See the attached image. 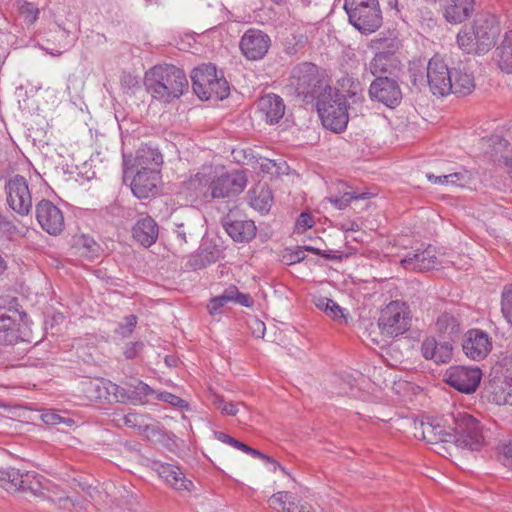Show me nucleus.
<instances>
[{
  "label": "nucleus",
  "mask_w": 512,
  "mask_h": 512,
  "mask_svg": "<svg viewBox=\"0 0 512 512\" xmlns=\"http://www.w3.org/2000/svg\"><path fill=\"white\" fill-rule=\"evenodd\" d=\"M348 20L359 32H376L383 18L378 0H345Z\"/></svg>",
  "instance_id": "obj_5"
},
{
  "label": "nucleus",
  "mask_w": 512,
  "mask_h": 512,
  "mask_svg": "<svg viewBox=\"0 0 512 512\" xmlns=\"http://www.w3.org/2000/svg\"><path fill=\"white\" fill-rule=\"evenodd\" d=\"M481 370L478 367L453 366L444 377L446 383L459 392L470 394L476 391L481 380Z\"/></svg>",
  "instance_id": "obj_11"
},
{
  "label": "nucleus",
  "mask_w": 512,
  "mask_h": 512,
  "mask_svg": "<svg viewBox=\"0 0 512 512\" xmlns=\"http://www.w3.org/2000/svg\"><path fill=\"white\" fill-rule=\"evenodd\" d=\"M214 436L217 440H219L223 443L229 444L236 449H239L247 454H250L253 457H257V458H260L265 461H273L272 457L262 453L261 451L255 449L253 447H250L249 445L231 437L230 435H228L224 432L215 431Z\"/></svg>",
  "instance_id": "obj_35"
},
{
  "label": "nucleus",
  "mask_w": 512,
  "mask_h": 512,
  "mask_svg": "<svg viewBox=\"0 0 512 512\" xmlns=\"http://www.w3.org/2000/svg\"><path fill=\"white\" fill-rule=\"evenodd\" d=\"M369 96L388 108H395L402 101V91L398 81L389 76H377L370 84Z\"/></svg>",
  "instance_id": "obj_9"
},
{
  "label": "nucleus",
  "mask_w": 512,
  "mask_h": 512,
  "mask_svg": "<svg viewBox=\"0 0 512 512\" xmlns=\"http://www.w3.org/2000/svg\"><path fill=\"white\" fill-rule=\"evenodd\" d=\"M459 47L468 54L482 55L495 46L494 34H457Z\"/></svg>",
  "instance_id": "obj_21"
},
{
  "label": "nucleus",
  "mask_w": 512,
  "mask_h": 512,
  "mask_svg": "<svg viewBox=\"0 0 512 512\" xmlns=\"http://www.w3.org/2000/svg\"><path fill=\"white\" fill-rule=\"evenodd\" d=\"M451 69L444 61L434 56L426 67V82L434 95L445 96L451 93L452 76Z\"/></svg>",
  "instance_id": "obj_10"
},
{
  "label": "nucleus",
  "mask_w": 512,
  "mask_h": 512,
  "mask_svg": "<svg viewBox=\"0 0 512 512\" xmlns=\"http://www.w3.org/2000/svg\"><path fill=\"white\" fill-rule=\"evenodd\" d=\"M305 249L298 247L295 251L290 253L287 256H284L285 259H287V264L291 265L294 263H299L305 259Z\"/></svg>",
  "instance_id": "obj_58"
},
{
  "label": "nucleus",
  "mask_w": 512,
  "mask_h": 512,
  "mask_svg": "<svg viewBox=\"0 0 512 512\" xmlns=\"http://www.w3.org/2000/svg\"><path fill=\"white\" fill-rule=\"evenodd\" d=\"M463 352L472 360L484 359L492 348L488 334L479 329H471L465 334Z\"/></svg>",
  "instance_id": "obj_18"
},
{
  "label": "nucleus",
  "mask_w": 512,
  "mask_h": 512,
  "mask_svg": "<svg viewBox=\"0 0 512 512\" xmlns=\"http://www.w3.org/2000/svg\"><path fill=\"white\" fill-rule=\"evenodd\" d=\"M401 264L407 270L423 272L436 268L439 262L435 248L429 245L424 250H416L412 253H408L401 260Z\"/></svg>",
  "instance_id": "obj_19"
},
{
  "label": "nucleus",
  "mask_w": 512,
  "mask_h": 512,
  "mask_svg": "<svg viewBox=\"0 0 512 512\" xmlns=\"http://www.w3.org/2000/svg\"><path fill=\"white\" fill-rule=\"evenodd\" d=\"M230 94V86L226 78L224 77L223 71H220V74L216 78L209 90L206 93L207 98H203V100H223L227 98Z\"/></svg>",
  "instance_id": "obj_37"
},
{
  "label": "nucleus",
  "mask_w": 512,
  "mask_h": 512,
  "mask_svg": "<svg viewBox=\"0 0 512 512\" xmlns=\"http://www.w3.org/2000/svg\"><path fill=\"white\" fill-rule=\"evenodd\" d=\"M474 25L475 32H487L498 27V19L496 15L490 12H483L477 15Z\"/></svg>",
  "instance_id": "obj_42"
},
{
  "label": "nucleus",
  "mask_w": 512,
  "mask_h": 512,
  "mask_svg": "<svg viewBox=\"0 0 512 512\" xmlns=\"http://www.w3.org/2000/svg\"><path fill=\"white\" fill-rule=\"evenodd\" d=\"M137 324V317L135 315H129L125 317L124 323H121L119 326L120 333L122 336L127 337L129 336Z\"/></svg>",
  "instance_id": "obj_56"
},
{
  "label": "nucleus",
  "mask_w": 512,
  "mask_h": 512,
  "mask_svg": "<svg viewBox=\"0 0 512 512\" xmlns=\"http://www.w3.org/2000/svg\"><path fill=\"white\" fill-rule=\"evenodd\" d=\"M316 307L335 321L345 320L343 309L332 299L319 297L314 301Z\"/></svg>",
  "instance_id": "obj_38"
},
{
  "label": "nucleus",
  "mask_w": 512,
  "mask_h": 512,
  "mask_svg": "<svg viewBox=\"0 0 512 512\" xmlns=\"http://www.w3.org/2000/svg\"><path fill=\"white\" fill-rule=\"evenodd\" d=\"M421 429V437L428 444L438 445L440 443H449L448 439L450 431L440 424H433L431 422H421L419 425Z\"/></svg>",
  "instance_id": "obj_32"
},
{
  "label": "nucleus",
  "mask_w": 512,
  "mask_h": 512,
  "mask_svg": "<svg viewBox=\"0 0 512 512\" xmlns=\"http://www.w3.org/2000/svg\"><path fill=\"white\" fill-rule=\"evenodd\" d=\"M5 189L10 208L21 216L28 215L32 209V197L27 179L17 174L9 179Z\"/></svg>",
  "instance_id": "obj_7"
},
{
  "label": "nucleus",
  "mask_w": 512,
  "mask_h": 512,
  "mask_svg": "<svg viewBox=\"0 0 512 512\" xmlns=\"http://www.w3.org/2000/svg\"><path fill=\"white\" fill-rule=\"evenodd\" d=\"M292 495L289 492L281 491L277 492L271 496L269 499L270 506L274 509L285 511V508L289 505V502L292 501Z\"/></svg>",
  "instance_id": "obj_51"
},
{
  "label": "nucleus",
  "mask_w": 512,
  "mask_h": 512,
  "mask_svg": "<svg viewBox=\"0 0 512 512\" xmlns=\"http://www.w3.org/2000/svg\"><path fill=\"white\" fill-rule=\"evenodd\" d=\"M19 17L27 25V28L32 25L39 14V9L31 2H23L18 6Z\"/></svg>",
  "instance_id": "obj_45"
},
{
  "label": "nucleus",
  "mask_w": 512,
  "mask_h": 512,
  "mask_svg": "<svg viewBox=\"0 0 512 512\" xmlns=\"http://www.w3.org/2000/svg\"><path fill=\"white\" fill-rule=\"evenodd\" d=\"M495 54L499 68L505 73H512V34L503 35Z\"/></svg>",
  "instance_id": "obj_33"
},
{
  "label": "nucleus",
  "mask_w": 512,
  "mask_h": 512,
  "mask_svg": "<svg viewBox=\"0 0 512 512\" xmlns=\"http://www.w3.org/2000/svg\"><path fill=\"white\" fill-rule=\"evenodd\" d=\"M314 225V220L309 213L302 212L296 221V230L303 233Z\"/></svg>",
  "instance_id": "obj_55"
},
{
  "label": "nucleus",
  "mask_w": 512,
  "mask_h": 512,
  "mask_svg": "<svg viewBox=\"0 0 512 512\" xmlns=\"http://www.w3.org/2000/svg\"><path fill=\"white\" fill-rule=\"evenodd\" d=\"M124 178L128 173H134V170L143 171H160L159 168L163 164V156L157 148L147 144L142 145L136 151L132 161H128L124 156Z\"/></svg>",
  "instance_id": "obj_15"
},
{
  "label": "nucleus",
  "mask_w": 512,
  "mask_h": 512,
  "mask_svg": "<svg viewBox=\"0 0 512 512\" xmlns=\"http://www.w3.org/2000/svg\"><path fill=\"white\" fill-rule=\"evenodd\" d=\"M251 206L261 213L268 212L273 202L271 190L266 186H259L251 192Z\"/></svg>",
  "instance_id": "obj_36"
},
{
  "label": "nucleus",
  "mask_w": 512,
  "mask_h": 512,
  "mask_svg": "<svg viewBox=\"0 0 512 512\" xmlns=\"http://www.w3.org/2000/svg\"><path fill=\"white\" fill-rule=\"evenodd\" d=\"M452 90L451 93L461 96L469 95L475 89L474 76L465 64H458L451 69Z\"/></svg>",
  "instance_id": "obj_28"
},
{
  "label": "nucleus",
  "mask_w": 512,
  "mask_h": 512,
  "mask_svg": "<svg viewBox=\"0 0 512 512\" xmlns=\"http://www.w3.org/2000/svg\"><path fill=\"white\" fill-rule=\"evenodd\" d=\"M501 311L508 323L512 325V284L505 286L502 291Z\"/></svg>",
  "instance_id": "obj_47"
},
{
  "label": "nucleus",
  "mask_w": 512,
  "mask_h": 512,
  "mask_svg": "<svg viewBox=\"0 0 512 512\" xmlns=\"http://www.w3.org/2000/svg\"><path fill=\"white\" fill-rule=\"evenodd\" d=\"M448 177L450 179L451 184L461 187L465 186V184L468 182L470 178L467 171L451 173L448 174Z\"/></svg>",
  "instance_id": "obj_57"
},
{
  "label": "nucleus",
  "mask_w": 512,
  "mask_h": 512,
  "mask_svg": "<svg viewBox=\"0 0 512 512\" xmlns=\"http://www.w3.org/2000/svg\"><path fill=\"white\" fill-rule=\"evenodd\" d=\"M330 88L324 72L311 62H302L294 66L285 86L290 95L302 97L306 103H314Z\"/></svg>",
  "instance_id": "obj_3"
},
{
  "label": "nucleus",
  "mask_w": 512,
  "mask_h": 512,
  "mask_svg": "<svg viewBox=\"0 0 512 512\" xmlns=\"http://www.w3.org/2000/svg\"><path fill=\"white\" fill-rule=\"evenodd\" d=\"M228 302H234L244 307H251L253 305V299L249 294L241 293L235 285H231L226 288L221 295L213 297L210 300L207 305L209 314L212 316L221 314L222 308Z\"/></svg>",
  "instance_id": "obj_20"
},
{
  "label": "nucleus",
  "mask_w": 512,
  "mask_h": 512,
  "mask_svg": "<svg viewBox=\"0 0 512 512\" xmlns=\"http://www.w3.org/2000/svg\"><path fill=\"white\" fill-rule=\"evenodd\" d=\"M303 505L304 504H298L295 503L293 500L289 502V505L287 508H285L284 512H303Z\"/></svg>",
  "instance_id": "obj_64"
},
{
  "label": "nucleus",
  "mask_w": 512,
  "mask_h": 512,
  "mask_svg": "<svg viewBox=\"0 0 512 512\" xmlns=\"http://www.w3.org/2000/svg\"><path fill=\"white\" fill-rule=\"evenodd\" d=\"M42 420L47 425H57L64 422L65 419L55 412H48L42 415Z\"/></svg>",
  "instance_id": "obj_59"
},
{
  "label": "nucleus",
  "mask_w": 512,
  "mask_h": 512,
  "mask_svg": "<svg viewBox=\"0 0 512 512\" xmlns=\"http://www.w3.org/2000/svg\"><path fill=\"white\" fill-rule=\"evenodd\" d=\"M445 426L450 431L448 442L457 448L479 451L484 446V436L480 422L472 415L456 411L445 419Z\"/></svg>",
  "instance_id": "obj_4"
},
{
  "label": "nucleus",
  "mask_w": 512,
  "mask_h": 512,
  "mask_svg": "<svg viewBox=\"0 0 512 512\" xmlns=\"http://www.w3.org/2000/svg\"><path fill=\"white\" fill-rule=\"evenodd\" d=\"M257 108L262 118L271 125L278 123L285 113L283 99L274 93L262 96L257 101Z\"/></svg>",
  "instance_id": "obj_24"
},
{
  "label": "nucleus",
  "mask_w": 512,
  "mask_h": 512,
  "mask_svg": "<svg viewBox=\"0 0 512 512\" xmlns=\"http://www.w3.org/2000/svg\"><path fill=\"white\" fill-rule=\"evenodd\" d=\"M378 326L381 333L396 337L404 334L411 326V311L405 302L391 301L380 312Z\"/></svg>",
  "instance_id": "obj_6"
},
{
  "label": "nucleus",
  "mask_w": 512,
  "mask_h": 512,
  "mask_svg": "<svg viewBox=\"0 0 512 512\" xmlns=\"http://www.w3.org/2000/svg\"><path fill=\"white\" fill-rule=\"evenodd\" d=\"M175 233L181 243H188L198 236L192 229L186 227L184 224L178 225Z\"/></svg>",
  "instance_id": "obj_53"
},
{
  "label": "nucleus",
  "mask_w": 512,
  "mask_h": 512,
  "mask_svg": "<svg viewBox=\"0 0 512 512\" xmlns=\"http://www.w3.org/2000/svg\"><path fill=\"white\" fill-rule=\"evenodd\" d=\"M219 74L220 71H217L216 66L212 63L203 64L193 69L192 88L199 99L207 98L206 93Z\"/></svg>",
  "instance_id": "obj_23"
},
{
  "label": "nucleus",
  "mask_w": 512,
  "mask_h": 512,
  "mask_svg": "<svg viewBox=\"0 0 512 512\" xmlns=\"http://www.w3.org/2000/svg\"><path fill=\"white\" fill-rule=\"evenodd\" d=\"M271 45L268 34H243L240 49L249 60L262 59Z\"/></svg>",
  "instance_id": "obj_22"
},
{
  "label": "nucleus",
  "mask_w": 512,
  "mask_h": 512,
  "mask_svg": "<svg viewBox=\"0 0 512 512\" xmlns=\"http://www.w3.org/2000/svg\"><path fill=\"white\" fill-rule=\"evenodd\" d=\"M371 196V193H360L357 194L355 192H347L344 193L341 197H330L329 201L334 204V206L340 210L345 209L351 201L358 199H367Z\"/></svg>",
  "instance_id": "obj_46"
},
{
  "label": "nucleus",
  "mask_w": 512,
  "mask_h": 512,
  "mask_svg": "<svg viewBox=\"0 0 512 512\" xmlns=\"http://www.w3.org/2000/svg\"><path fill=\"white\" fill-rule=\"evenodd\" d=\"M144 84L151 95L164 103L180 98L188 89L185 73L174 65H156L145 73Z\"/></svg>",
  "instance_id": "obj_2"
},
{
  "label": "nucleus",
  "mask_w": 512,
  "mask_h": 512,
  "mask_svg": "<svg viewBox=\"0 0 512 512\" xmlns=\"http://www.w3.org/2000/svg\"><path fill=\"white\" fill-rule=\"evenodd\" d=\"M387 4L391 8V10L394 11L393 15L395 17H398V18L403 20L402 15H401V8H400V5L398 3V0H387Z\"/></svg>",
  "instance_id": "obj_63"
},
{
  "label": "nucleus",
  "mask_w": 512,
  "mask_h": 512,
  "mask_svg": "<svg viewBox=\"0 0 512 512\" xmlns=\"http://www.w3.org/2000/svg\"><path fill=\"white\" fill-rule=\"evenodd\" d=\"M485 393L491 403L512 404V376L504 370L495 372L485 385Z\"/></svg>",
  "instance_id": "obj_16"
},
{
  "label": "nucleus",
  "mask_w": 512,
  "mask_h": 512,
  "mask_svg": "<svg viewBox=\"0 0 512 512\" xmlns=\"http://www.w3.org/2000/svg\"><path fill=\"white\" fill-rule=\"evenodd\" d=\"M121 84L123 87L131 89L137 87L139 82L137 78L132 76L131 74H125L121 78Z\"/></svg>",
  "instance_id": "obj_61"
},
{
  "label": "nucleus",
  "mask_w": 512,
  "mask_h": 512,
  "mask_svg": "<svg viewBox=\"0 0 512 512\" xmlns=\"http://www.w3.org/2000/svg\"><path fill=\"white\" fill-rule=\"evenodd\" d=\"M444 18L452 24L466 21L474 12L475 0H445Z\"/></svg>",
  "instance_id": "obj_27"
},
{
  "label": "nucleus",
  "mask_w": 512,
  "mask_h": 512,
  "mask_svg": "<svg viewBox=\"0 0 512 512\" xmlns=\"http://www.w3.org/2000/svg\"><path fill=\"white\" fill-rule=\"evenodd\" d=\"M342 91L328 89L315 101L322 124L333 132H342L349 117H357L362 112L364 97L359 82L343 80Z\"/></svg>",
  "instance_id": "obj_1"
},
{
  "label": "nucleus",
  "mask_w": 512,
  "mask_h": 512,
  "mask_svg": "<svg viewBox=\"0 0 512 512\" xmlns=\"http://www.w3.org/2000/svg\"><path fill=\"white\" fill-rule=\"evenodd\" d=\"M489 150L486 154L489 159L498 165H504L512 171V157L508 154V141L501 136H492L489 140Z\"/></svg>",
  "instance_id": "obj_30"
},
{
  "label": "nucleus",
  "mask_w": 512,
  "mask_h": 512,
  "mask_svg": "<svg viewBox=\"0 0 512 512\" xmlns=\"http://www.w3.org/2000/svg\"><path fill=\"white\" fill-rule=\"evenodd\" d=\"M53 39H48L46 45H42L52 55H60L71 48L76 42L75 34H50Z\"/></svg>",
  "instance_id": "obj_34"
},
{
  "label": "nucleus",
  "mask_w": 512,
  "mask_h": 512,
  "mask_svg": "<svg viewBox=\"0 0 512 512\" xmlns=\"http://www.w3.org/2000/svg\"><path fill=\"white\" fill-rule=\"evenodd\" d=\"M156 397H157V399L164 401L166 403H169L175 407L183 408V407H187V405H188L185 400H183L182 398H180L172 393H169V392H161V393L157 394Z\"/></svg>",
  "instance_id": "obj_52"
},
{
  "label": "nucleus",
  "mask_w": 512,
  "mask_h": 512,
  "mask_svg": "<svg viewBox=\"0 0 512 512\" xmlns=\"http://www.w3.org/2000/svg\"><path fill=\"white\" fill-rule=\"evenodd\" d=\"M497 458L505 467L512 469V439L501 440L497 446Z\"/></svg>",
  "instance_id": "obj_44"
},
{
  "label": "nucleus",
  "mask_w": 512,
  "mask_h": 512,
  "mask_svg": "<svg viewBox=\"0 0 512 512\" xmlns=\"http://www.w3.org/2000/svg\"><path fill=\"white\" fill-rule=\"evenodd\" d=\"M36 219L41 228L50 235L57 236L64 230L62 211L50 200L42 199L35 207Z\"/></svg>",
  "instance_id": "obj_14"
},
{
  "label": "nucleus",
  "mask_w": 512,
  "mask_h": 512,
  "mask_svg": "<svg viewBox=\"0 0 512 512\" xmlns=\"http://www.w3.org/2000/svg\"><path fill=\"white\" fill-rule=\"evenodd\" d=\"M308 42L306 34H287L283 40L284 50L289 55H294Z\"/></svg>",
  "instance_id": "obj_41"
},
{
  "label": "nucleus",
  "mask_w": 512,
  "mask_h": 512,
  "mask_svg": "<svg viewBox=\"0 0 512 512\" xmlns=\"http://www.w3.org/2000/svg\"><path fill=\"white\" fill-rule=\"evenodd\" d=\"M132 231L133 238L145 247L154 244L158 237V225L149 216L139 219Z\"/></svg>",
  "instance_id": "obj_29"
},
{
  "label": "nucleus",
  "mask_w": 512,
  "mask_h": 512,
  "mask_svg": "<svg viewBox=\"0 0 512 512\" xmlns=\"http://www.w3.org/2000/svg\"><path fill=\"white\" fill-rule=\"evenodd\" d=\"M394 59L384 56V52H377L370 62V71L374 76H386L391 74L389 67Z\"/></svg>",
  "instance_id": "obj_40"
},
{
  "label": "nucleus",
  "mask_w": 512,
  "mask_h": 512,
  "mask_svg": "<svg viewBox=\"0 0 512 512\" xmlns=\"http://www.w3.org/2000/svg\"><path fill=\"white\" fill-rule=\"evenodd\" d=\"M221 224L227 234L238 243H248L253 240L257 233V228L253 220L245 216L230 211L221 220Z\"/></svg>",
  "instance_id": "obj_12"
},
{
  "label": "nucleus",
  "mask_w": 512,
  "mask_h": 512,
  "mask_svg": "<svg viewBox=\"0 0 512 512\" xmlns=\"http://www.w3.org/2000/svg\"><path fill=\"white\" fill-rule=\"evenodd\" d=\"M426 177H427V179L430 182L435 183V184H448V183H450V179H449L448 175L435 176L432 173H428L426 175Z\"/></svg>",
  "instance_id": "obj_62"
},
{
  "label": "nucleus",
  "mask_w": 512,
  "mask_h": 512,
  "mask_svg": "<svg viewBox=\"0 0 512 512\" xmlns=\"http://www.w3.org/2000/svg\"><path fill=\"white\" fill-rule=\"evenodd\" d=\"M82 391L87 397L101 399L106 397V388L102 387V381L87 379L82 382Z\"/></svg>",
  "instance_id": "obj_43"
},
{
  "label": "nucleus",
  "mask_w": 512,
  "mask_h": 512,
  "mask_svg": "<svg viewBox=\"0 0 512 512\" xmlns=\"http://www.w3.org/2000/svg\"><path fill=\"white\" fill-rule=\"evenodd\" d=\"M220 412L226 416H235L238 413L237 405L233 402H225Z\"/></svg>",
  "instance_id": "obj_60"
},
{
  "label": "nucleus",
  "mask_w": 512,
  "mask_h": 512,
  "mask_svg": "<svg viewBox=\"0 0 512 512\" xmlns=\"http://www.w3.org/2000/svg\"><path fill=\"white\" fill-rule=\"evenodd\" d=\"M0 487L7 492H30L37 495L41 489V483L30 472H20L15 468L0 469Z\"/></svg>",
  "instance_id": "obj_8"
},
{
  "label": "nucleus",
  "mask_w": 512,
  "mask_h": 512,
  "mask_svg": "<svg viewBox=\"0 0 512 512\" xmlns=\"http://www.w3.org/2000/svg\"><path fill=\"white\" fill-rule=\"evenodd\" d=\"M423 64L419 62H411L408 68L410 83L413 87L419 88L420 85L425 83L423 74Z\"/></svg>",
  "instance_id": "obj_49"
},
{
  "label": "nucleus",
  "mask_w": 512,
  "mask_h": 512,
  "mask_svg": "<svg viewBox=\"0 0 512 512\" xmlns=\"http://www.w3.org/2000/svg\"><path fill=\"white\" fill-rule=\"evenodd\" d=\"M143 348L144 343L141 341L130 342L126 344L123 354L126 359L131 360L136 358L139 355V353L143 350Z\"/></svg>",
  "instance_id": "obj_54"
},
{
  "label": "nucleus",
  "mask_w": 512,
  "mask_h": 512,
  "mask_svg": "<svg viewBox=\"0 0 512 512\" xmlns=\"http://www.w3.org/2000/svg\"><path fill=\"white\" fill-rule=\"evenodd\" d=\"M247 183L243 172L225 173L214 178L209 184L212 198H229L240 194Z\"/></svg>",
  "instance_id": "obj_13"
},
{
  "label": "nucleus",
  "mask_w": 512,
  "mask_h": 512,
  "mask_svg": "<svg viewBox=\"0 0 512 512\" xmlns=\"http://www.w3.org/2000/svg\"><path fill=\"white\" fill-rule=\"evenodd\" d=\"M15 220L16 218L14 215H5L0 212V231L10 237L16 234H20V230L16 226Z\"/></svg>",
  "instance_id": "obj_50"
},
{
  "label": "nucleus",
  "mask_w": 512,
  "mask_h": 512,
  "mask_svg": "<svg viewBox=\"0 0 512 512\" xmlns=\"http://www.w3.org/2000/svg\"><path fill=\"white\" fill-rule=\"evenodd\" d=\"M153 468L161 478L176 490L190 491L193 487L192 481L186 479L183 472L177 466L168 463L154 462Z\"/></svg>",
  "instance_id": "obj_26"
},
{
  "label": "nucleus",
  "mask_w": 512,
  "mask_h": 512,
  "mask_svg": "<svg viewBox=\"0 0 512 512\" xmlns=\"http://www.w3.org/2000/svg\"><path fill=\"white\" fill-rule=\"evenodd\" d=\"M452 350L450 341L438 343L434 337H427L421 345L423 357L437 364L449 362L452 358Z\"/></svg>",
  "instance_id": "obj_25"
},
{
  "label": "nucleus",
  "mask_w": 512,
  "mask_h": 512,
  "mask_svg": "<svg viewBox=\"0 0 512 512\" xmlns=\"http://www.w3.org/2000/svg\"><path fill=\"white\" fill-rule=\"evenodd\" d=\"M130 399H141L155 394V391L146 383L136 380L135 384H130L128 389Z\"/></svg>",
  "instance_id": "obj_48"
},
{
  "label": "nucleus",
  "mask_w": 512,
  "mask_h": 512,
  "mask_svg": "<svg viewBox=\"0 0 512 512\" xmlns=\"http://www.w3.org/2000/svg\"><path fill=\"white\" fill-rule=\"evenodd\" d=\"M436 327L444 341H450V343H452L460 333V323L458 319L448 312H444L438 316Z\"/></svg>",
  "instance_id": "obj_31"
},
{
  "label": "nucleus",
  "mask_w": 512,
  "mask_h": 512,
  "mask_svg": "<svg viewBox=\"0 0 512 512\" xmlns=\"http://www.w3.org/2000/svg\"><path fill=\"white\" fill-rule=\"evenodd\" d=\"M399 46L400 42L395 36L372 40L371 45V47L377 50V52H384V56L389 58L395 54L399 49Z\"/></svg>",
  "instance_id": "obj_39"
},
{
  "label": "nucleus",
  "mask_w": 512,
  "mask_h": 512,
  "mask_svg": "<svg viewBox=\"0 0 512 512\" xmlns=\"http://www.w3.org/2000/svg\"><path fill=\"white\" fill-rule=\"evenodd\" d=\"M131 191L138 199H146L158 193L160 171L134 170Z\"/></svg>",
  "instance_id": "obj_17"
}]
</instances>
